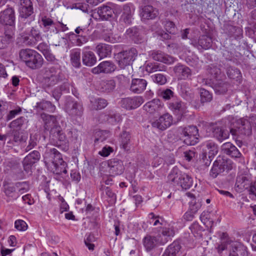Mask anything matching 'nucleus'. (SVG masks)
Returning <instances> with one entry per match:
<instances>
[{
  "label": "nucleus",
  "instance_id": "obj_41",
  "mask_svg": "<svg viewBox=\"0 0 256 256\" xmlns=\"http://www.w3.org/2000/svg\"><path fill=\"white\" fill-rule=\"evenodd\" d=\"M14 33L10 32H4V35L0 36V49H4L6 48L8 45L13 40Z\"/></svg>",
  "mask_w": 256,
  "mask_h": 256
},
{
  "label": "nucleus",
  "instance_id": "obj_4",
  "mask_svg": "<svg viewBox=\"0 0 256 256\" xmlns=\"http://www.w3.org/2000/svg\"><path fill=\"white\" fill-rule=\"evenodd\" d=\"M64 76L58 67L52 66L46 70L42 83L44 88H50L62 82Z\"/></svg>",
  "mask_w": 256,
  "mask_h": 256
},
{
  "label": "nucleus",
  "instance_id": "obj_45",
  "mask_svg": "<svg viewBox=\"0 0 256 256\" xmlns=\"http://www.w3.org/2000/svg\"><path fill=\"white\" fill-rule=\"evenodd\" d=\"M26 121V119L24 117L20 116L10 122L8 126L11 129L20 130Z\"/></svg>",
  "mask_w": 256,
  "mask_h": 256
},
{
  "label": "nucleus",
  "instance_id": "obj_7",
  "mask_svg": "<svg viewBox=\"0 0 256 256\" xmlns=\"http://www.w3.org/2000/svg\"><path fill=\"white\" fill-rule=\"evenodd\" d=\"M232 168L230 160L218 157L214 162L210 172V176L212 178H216L225 170L228 171Z\"/></svg>",
  "mask_w": 256,
  "mask_h": 256
},
{
  "label": "nucleus",
  "instance_id": "obj_11",
  "mask_svg": "<svg viewBox=\"0 0 256 256\" xmlns=\"http://www.w3.org/2000/svg\"><path fill=\"white\" fill-rule=\"evenodd\" d=\"M62 159L61 154L56 148H50L48 146V144H47L44 160L48 167L54 164H56V162H58Z\"/></svg>",
  "mask_w": 256,
  "mask_h": 256
},
{
  "label": "nucleus",
  "instance_id": "obj_63",
  "mask_svg": "<svg viewBox=\"0 0 256 256\" xmlns=\"http://www.w3.org/2000/svg\"><path fill=\"white\" fill-rule=\"evenodd\" d=\"M37 138L36 135H30L28 146L26 148V150L28 152L34 148L37 144Z\"/></svg>",
  "mask_w": 256,
  "mask_h": 256
},
{
  "label": "nucleus",
  "instance_id": "obj_2",
  "mask_svg": "<svg viewBox=\"0 0 256 256\" xmlns=\"http://www.w3.org/2000/svg\"><path fill=\"white\" fill-rule=\"evenodd\" d=\"M19 56L21 60L32 69L40 68L43 64L42 56L34 50L30 48L21 50Z\"/></svg>",
  "mask_w": 256,
  "mask_h": 256
},
{
  "label": "nucleus",
  "instance_id": "obj_10",
  "mask_svg": "<svg viewBox=\"0 0 256 256\" xmlns=\"http://www.w3.org/2000/svg\"><path fill=\"white\" fill-rule=\"evenodd\" d=\"M168 107L178 118H182L188 112L186 104L177 98L168 102Z\"/></svg>",
  "mask_w": 256,
  "mask_h": 256
},
{
  "label": "nucleus",
  "instance_id": "obj_25",
  "mask_svg": "<svg viewBox=\"0 0 256 256\" xmlns=\"http://www.w3.org/2000/svg\"><path fill=\"white\" fill-rule=\"evenodd\" d=\"M174 71L176 75L180 80H186L190 78L192 75L191 70L186 66L178 64L174 68Z\"/></svg>",
  "mask_w": 256,
  "mask_h": 256
},
{
  "label": "nucleus",
  "instance_id": "obj_6",
  "mask_svg": "<svg viewBox=\"0 0 256 256\" xmlns=\"http://www.w3.org/2000/svg\"><path fill=\"white\" fill-rule=\"evenodd\" d=\"M178 132L182 135L184 142L187 145H194L198 142V130L196 126H189L187 127H180Z\"/></svg>",
  "mask_w": 256,
  "mask_h": 256
},
{
  "label": "nucleus",
  "instance_id": "obj_60",
  "mask_svg": "<svg viewBox=\"0 0 256 256\" xmlns=\"http://www.w3.org/2000/svg\"><path fill=\"white\" fill-rule=\"evenodd\" d=\"M164 28L167 32L170 34H174L177 31V29L174 24L171 21H166L164 23Z\"/></svg>",
  "mask_w": 256,
  "mask_h": 256
},
{
  "label": "nucleus",
  "instance_id": "obj_47",
  "mask_svg": "<svg viewBox=\"0 0 256 256\" xmlns=\"http://www.w3.org/2000/svg\"><path fill=\"white\" fill-rule=\"evenodd\" d=\"M36 108L38 109L46 110L50 112H54L56 109L55 106L48 101H43L37 103Z\"/></svg>",
  "mask_w": 256,
  "mask_h": 256
},
{
  "label": "nucleus",
  "instance_id": "obj_14",
  "mask_svg": "<svg viewBox=\"0 0 256 256\" xmlns=\"http://www.w3.org/2000/svg\"><path fill=\"white\" fill-rule=\"evenodd\" d=\"M172 122V116L168 113H165L161 116L158 119L152 122V127L164 130L170 127Z\"/></svg>",
  "mask_w": 256,
  "mask_h": 256
},
{
  "label": "nucleus",
  "instance_id": "obj_32",
  "mask_svg": "<svg viewBox=\"0 0 256 256\" xmlns=\"http://www.w3.org/2000/svg\"><path fill=\"white\" fill-rule=\"evenodd\" d=\"M100 120L102 122H108L109 124H114L120 121V116L114 112H110L108 114H102L100 116Z\"/></svg>",
  "mask_w": 256,
  "mask_h": 256
},
{
  "label": "nucleus",
  "instance_id": "obj_64",
  "mask_svg": "<svg viewBox=\"0 0 256 256\" xmlns=\"http://www.w3.org/2000/svg\"><path fill=\"white\" fill-rule=\"evenodd\" d=\"M114 152L112 148L106 146H104L101 150L98 152V154L102 156L106 157L108 156L110 153Z\"/></svg>",
  "mask_w": 256,
  "mask_h": 256
},
{
  "label": "nucleus",
  "instance_id": "obj_49",
  "mask_svg": "<svg viewBox=\"0 0 256 256\" xmlns=\"http://www.w3.org/2000/svg\"><path fill=\"white\" fill-rule=\"evenodd\" d=\"M4 192L8 196L12 197L16 191L15 184H8L6 182H4L3 184Z\"/></svg>",
  "mask_w": 256,
  "mask_h": 256
},
{
  "label": "nucleus",
  "instance_id": "obj_22",
  "mask_svg": "<svg viewBox=\"0 0 256 256\" xmlns=\"http://www.w3.org/2000/svg\"><path fill=\"white\" fill-rule=\"evenodd\" d=\"M148 82L143 78H133L132 80L130 90L135 94L142 92L146 87Z\"/></svg>",
  "mask_w": 256,
  "mask_h": 256
},
{
  "label": "nucleus",
  "instance_id": "obj_9",
  "mask_svg": "<svg viewBox=\"0 0 256 256\" xmlns=\"http://www.w3.org/2000/svg\"><path fill=\"white\" fill-rule=\"evenodd\" d=\"M66 112L74 118H80L83 114L82 104L72 98H68L65 104Z\"/></svg>",
  "mask_w": 256,
  "mask_h": 256
},
{
  "label": "nucleus",
  "instance_id": "obj_31",
  "mask_svg": "<svg viewBox=\"0 0 256 256\" xmlns=\"http://www.w3.org/2000/svg\"><path fill=\"white\" fill-rule=\"evenodd\" d=\"M134 12V8L132 6L129 4L124 5L120 20L126 24H130L132 22Z\"/></svg>",
  "mask_w": 256,
  "mask_h": 256
},
{
  "label": "nucleus",
  "instance_id": "obj_53",
  "mask_svg": "<svg viewBox=\"0 0 256 256\" xmlns=\"http://www.w3.org/2000/svg\"><path fill=\"white\" fill-rule=\"evenodd\" d=\"M228 84L223 82H218L216 84L214 90L216 93L221 94H225L228 90Z\"/></svg>",
  "mask_w": 256,
  "mask_h": 256
},
{
  "label": "nucleus",
  "instance_id": "obj_46",
  "mask_svg": "<svg viewBox=\"0 0 256 256\" xmlns=\"http://www.w3.org/2000/svg\"><path fill=\"white\" fill-rule=\"evenodd\" d=\"M130 136L129 132L124 131L120 134V146L124 150H128V144L130 140Z\"/></svg>",
  "mask_w": 256,
  "mask_h": 256
},
{
  "label": "nucleus",
  "instance_id": "obj_33",
  "mask_svg": "<svg viewBox=\"0 0 256 256\" xmlns=\"http://www.w3.org/2000/svg\"><path fill=\"white\" fill-rule=\"evenodd\" d=\"M213 136L218 141L222 142L229 137V131L222 127L216 126L212 130Z\"/></svg>",
  "mask_w": 256,
  "mask_h": 256
},
{
  "label": "nucleus",
  "instance_id": "obj_26",
  "mask_svg": "<svg viewBox=\"0 0 256 256\" xmlns=\"http://www.w3.org/2000/svg\"><path fill=\"white\" fill-rule=\"evenodd\" d=\"M163 108V104L158 99L153 100L146 102L144 106V109L150 114L158 112Z\"/></svg>",
  "mask_w": 256,
  "mask_h": 256
},
{
  "label": "nucleus",
  "instance_id": "obj_13",
  "mask_svg": "<svg viewBox=\"0 0 256 256\" xmlns=\"http://www.w3.org/2000/svg\"><path fill=\"white\" fill-rule=\"evenodd\" d=\"M15 12L12 8H8L0 12V24L14 26L15 22Z\"/></svg>",
  "mask_w": 256,
  "mask_h": 256
},
{
  "label": "nucleus",
  "instance_id": "obj_42",
  "mask_svg": "<svg viewBox=\"0 0 256 256\" xmlns=\"http://www.w3.org/2000/svg\"><path fill=\"white\" fill-rule=\"evenodd\" d=\"M181 246L180 242L178 241H174L172 244H170L165 252H168L172 256H178L180 255V250Z\"/></svg>",
  "mask_w": 256,
  "mask_h": 256
},
{
  "label": "nucleus",
  "instance_id": "obj_18",
  "mask_svg": "<svg viewBox=\"0 0 256 256\" xmlns=\"http://www.w3.org/2000/svg\"><path fill=\"white\" fill-rule=\"evenodd\" d=\"M116 69V66L112 62L104 61L94 68L92 70V72L94 74H110L114 72Z\"/></svg>",
  "mask_w": 256,
  "mask_h": 256
},
{
  "label": "nucleus",
  "instance_id": "obj_5",
  "mask_svg": "<svg viewBox=\"0 0 256 256\" xmlns=\"http://www.w3.org/2000/svg\"><path fill=\"white\" fill-rule=\"evenodd\" d=\"M20 42L26 46H34L42 40L41 33L38 28L32 27L30 30L22 32L18 38Z\"/></svg>",
  "mask_w": 256,
  "mask_h": 256
},
{
  "label": "nucleus",
  "instance_id": "obj_38",
  "mask_svg": "<svg viewBox=\"0 0 256 256\" xmlns=\"http://www.w3.org/2000/svg\"><path fill=\"white\" fill-rule=\"evenodd\" d=\"M66 164L62 159L58 162H56V164H52V165L50 166V167L54 174H61L62 173H67V170L66 168Z\"/></svg>",
  "mask_w": 256,
  "mask_h": 256
},
{
  "label": "nucleus",
  "instance_id": "obj_43",
  "mask_svg": "<svg viewBox=\"0 0 256 256\" xmlns=\"http://www.w3.org/2000/svg\"><path fill=\"white\" fill-rule=\"evenodd\" d=\"M204 146L208 150V158H211L217 154L218 152V146L212 141L206 142L204 144Z\"/></svg>",
  "mask_w": 256,
  "mask_h": 256
},
{
  "label": "nucleus",
  "instance_id": "obj_17",
  "mask_svg": "<svg viewBox=\"0 0 256 256\" xmlns=\"http://www.w3.org/2000/svg\"><path fill=\"white\" fill-rule=\"evenodd\" d=\"M238 126L237 129L232 128L230 132L232 135H236L238 132L240 134L248 136L252 133V126L248 120L241 119L238 122Z\"/></svg>",
  "mask_w": 256,
  "mask_h": 256
},
{
  "label": "nucleus",
  "instance_id": "obj_34",
  "mask_svg": "<svg viewBox=\"0 0 256 256\" xmlns=\"http://www.w3.org/2000/svg\"><path fill=\"white\" fill-rule=\"evenodd\" d=\"M82 60L84 65L92 66L96 64V58L93 52L84 50L82 53Z\"/></svg>",
  "mask_w": 256,
  "mask_h": 256
},
{
  "label": "nucleus",
  "instance_id": "obj_15",
  "mask_svg": "<svg viewBox=\"0 0 256 256\" xmlns=\"http://www.w3.org/2000/svg\"><path fill=\"white\" fill-rule=\"evenodd\" d=\"M144 102L141 96L126 98L121 100V106L126 110L134 109L140 106Z\"/></svg>",
  "mask_w": 256,
  "mask_h": 256
},
{
  "label": "nucleus",
  "instance_id": "obj_39",
  "mask_svg": "<svg viewBox=\"0 0 256 256\" xmlns=\"http://www.w3.org/2000/svg\"><path fill=\"white\" fill-rule=\"evenodd\" d=\"M91 108L94 110H100L106 108L108 102L107 100L101 98H96L90 100Z\"/></svg>",
  "mask_w": 256,
  "mask_h": 256
},
{
  "label": "nucleus",
  "instance_id": "obj_58",
  "mask_svg": "<svg viewBox=\"0 0 256 256\" xmlns=\"http://www.w3.org/2000/svg\"><path fill=\"white\" fill-rule=\"evenodd\" d=\"M160 96L165 100H170L172 98V99L176 98L174 96V92L168 88L162 91L160 94Z\"/></svg>",
  "mask_w": 256,
  "mask_h": 256
},
{
  "label": "nucleus",
  "instance_id": "obj_57",
  "mask_svg": "<svg viewBox=\"0 0 256 256\" xmlns=\"http://www.w3.org/2000/svg\"><path fill=\"white\" fill-rule=\"evenodd\" d=\"M115 88V82L114 80L104 82L102 83V91L108 92L112 90Z\"/></svg>",
  "mask_w": 256,
  "mask_h": 256
},
{
  "label": "nucleus",
  "instance_id": "obj_12",
  "mask_svg": "<svg viewBox=\"0 0 256 256\" xmlns=\"http://www.w3.org/2000/svg\"><path fill=\"white\" fill-rule=\"evenodd\" d=\"M148 0H142L140 6V16L144 19H153L158 14V10L148 4Z\"/></svg>",
  "mask_w": 256,
  "mask_h": 256
},
{
  "label": "nucleus",
  "instance_id": "obj_37",
  "mask_svg": "<svg viewBox=\"0 0 256 256\" xmlns=\"http://www.w3.org/2000/svg\"><path fill=\"white\" fill-rule=\"evenodd\" d=\"M96 52L100 58H103L110 55L112 48L110 45L100 44L96 46Z\"/></svg>",
  "mask_w": 256,
  "mask_h": 256
},
{
  "label": "nucleus",
  "instance_id": "obj_62",
  "mask_svg": "<svg viewBox=\"0 0 256 256\" xmlns=\"http://www.w3.org/2000/svg\"><path fill=\"white\" fill-rule=\"evenodd\" d=\"M15 228L20 231H24L28 228L26 223L23 220H18L14 222Z\"/></svg>",
  "mask_w": 256,
  "mask_h": 256
},
{
  "label": "nucleus",
  "instance_id": "obj_27",
  "mask_svg": "<svg viewBox=\"0 0 256 256\" xmlns=\"http://www.w3.org/2000/svg\"><path fill=\"white\" fill-rule=\"evenodd\" d=\"M221 148L224 154L232 158H240L241 156L240 152L236 147L230 142L224 144L222 146Z\"/></svg>",
  "mask_w": 256,
  "mask_h": 256
},
{
  "label": "nucleus",
  "instance_id": "obj_56",
  "mask_svg": "<svg viewBox=\"0 0 256 256\" xmlns=\"http://www.w3.org/2000/svg\"><path fill=\"white\" fill-rule=\"evenodd\" d=\"M22 112V108L20 106H18L16 109L10 110L6 117V120L9 121L12 120L16 116L20 114Z\"/></svg>",
  "mask_w": 256,
  "mask_h": 256
},
{
  "label": "nucleus",
  "instance_id": "obj_54",
  "mask_svg": "<svg viewBox=\"0 0 256 256\" xmlns=\"http://www.w3.org/2000/svg\"><path fill=\"white\" fill-rule=\"evenodd\" d=\"M202 206V204L198 200L196 202L194 197L190 202V210L192 211L193 214H196L199 209Z\"/></svg>",
  "mask_w": 256,
  "mask_h": 256
},
{
  "label": "nucleus",
  "instance_id": "obj_23",
  "mask_svg": "<svg viewBox=\"0 0 256 256\" xmlns=\"http://www.w3.org/2000/svg\"><path fill=\"white\" fill-rule=\"evenodd\" d=\"M144 246L147 252H150L160 244V237L146 236L142 240Z\"/></svg>",
  "mask_w": 256,
  "mask_h": 256
},
{
  "label": "nucleus",
  "instance_id": "obj_61",
  "mask_svg": "<svg viewBox=\"0 0 256 256\" xmlns=\"http://www.w3.org/2000/svg\"><path fill=\"white\" fill-rule=\"evenodd\" d=\"M16 190L22 194L29 190V186L26 182H16L15 184Z\"/></svg>",
  "mask_w": 256,
  "mask_h": 256
},
{
  "label": "nucleus",
  "instance_id": "obj_36",
  "mask_svg": "<svg viewBox=\"0 0 256 256\" xmlns=\"http://www.w3.org/2000/svg\"><path fill=\"white\" fill-rule=\"evenodd\" d=\"M80 52V48H74L70 51V62L73 66L80 68L81 66Z\"/></svg>",
  "mask_w": 256,
  "mask_h": 256
},
{
  "label": "nucleus",
  "instance_id": "obj_19",
  "mask_svg": "<svg viewBox=\"0 0 256 256\" xmlns=\"http://www.w3.org/2000/svg\"><path fill=\"white\" fill-rule=\"evenodd\" d=\"M41 22L42 27L45 33H47L48 34H50V36H52V34H58L56 22H54L52 18L47 16H43L42 17Z\"/></svg>",
  "mask_w": 256,
  "mask_h": 256
},
{
  "label": "nucleus",
  "instance_id": "obj_30",
  "mask_svg": "<svg viewBox=\"0 0 256 256\" xmlns=\"http://www.w3.org/2000/svg\"><path fill=\"white\" fill-rule=\"evenodd\" d=\"M229 256H248L247 248L241 243L232 245Z\"/></svg>",
  "mask_w": 256,
  "mask_h": 256
},
{
  "label": "nucleus",
  "instance_id": "obj_50",
  "mask_svg": "<svg viewBox=\"0 0 256 256\" xmlns=\"http://www.w3.org/2000/svg\"><path fill=\"white\" fill-rule=\"evenodd\" d=\"M200 102L202 104L210 102L212 100V94L204 88H202L200 89Z\"/></svg>",
  "mask_w": 256,
  "mask_h": 256
},
{
  "label": "nucleus",
  "instance_id": "obj_55",
  "mask_svg": "<svg viewBox=\"0 0 256 256\" xmlns=\"http://www.w3.org/2000/svg\"><path fill=\"white\" fill-rule=\"evenodd\" d=\"M153 81L160 85H162L166 82V76L162 74H156L152 76Z\"/></svg>",
  "mask_w": 256,
  "mask_h": 256
},
{
  "label": "nucleus",
  "instance_id": "obj_24",
  "mask_svg": "<svg viewBox=\"0 0 256 256\" xmlns=\"http://www.w3.org/2000/svg\"><path fill=\"white\" fill-rule=\"evenodd\" d=\"M20 16L26 18L33 13V6L30 0H20L19 7Z\"/></svg>",
  "mask_w": 256,
  "mask_h": 256
},
{
  "label": "nucleus",
  "instance_id": "obj_51",
  "mask_svg": "<svg viewBox=\"0 0 256 256\" xmlns=\"http://www.w3.org/2000/svg\"><path fill=\"white\" fill-rule=\"evenodd\" d=\"M226 74L228 77L232 79L238 78L241 76L240 70L232 66H228L227 68Z\"/></svg>",
  "mask_w": 256,
  "mask_h": 256
},
{
  "label": "nucleus",
  "instance_id": "obj_21",
  "mask_svg": "<svg viewBox=\"0 0 256 256\" xmlns=\"http://www.w3.org/2000/svg\"><path fill=\"white\" fill-rule=\"evenodd\" d=\"M150 56L155 60L159 61L167 64L174 62L176 58L160 50H152L150 52Z\"/></svg>",
  "mask_w": 256,
  "mask_h": 256
},
{
  "label": "nucleus",
  "instance_id": "obj_1",
  "mask_svg": "<svg viewBox=\"0 0 256 256\" xmlns=\"http://www.w3.org/2000/svg\"><path fill=\"white\" fill-rule=\"evenodd\" d=\"M40 118L44 122V132L49 131L50 141L52 145L58 147L61 144L68 142L69 140L72 142L78 139L80 132L75 128L68 129V137L65 135L56 116L42 113Z\"/></svg>",
  "mask_w": 256,
  "mask_h": 256
},
{
  "label": "nucleus",
  "instance_id": "obj_40",
  "mask_svg": "<svg viewBox=\"0 0 256 256\" xmlns=\"http://www.w3.org/2000/svg\"><path fill=\"white\" fill-rule=\"evenodd\" d=\"M212 40L210 36L206 35H202L200 36L198 40V48L208 49L212 46Z\"/></svg>",
  "mask_w": 256,
  "mask_h": 256
},
{
  "label": "nucleus",
  "instance_id": "obj_16",
  "mask_svg": "<svg viewBox=\"0 0 256 256\" xmlns=\"http://www.w3.org/2000/svg\"><path fill=\"white\" fill-rule=\"evenodd\" d=\"M109 172L112 176L120 175L123 173L124 167L122 160L113 158L108 160Z\"/></svg>",
  "mask_w": 256,
  "mask_h": 256
},
{
  "label": "nucleus",
  "instance_id": "obj_35",
  "mask_svg": "<svg viewBox=\"0 0 256 256\" xmlns=\"http://www.w3.org/2000/svg\"><path fill=\"white\" fill-rule=\"evenodd\" d=\"M126 34L136 44L141 43L143 41V36L136 28H132L127 30Z\"/></svg>",
  "mask_w": 256,
  "mask_h": 256
},
{
  "label": "nucleus",
  "instance_id": "obj_48",
  "mask_svg": "<svg viewBox=\"0 0 256 256\" xmlns=\"http://www.w3.org/2000/svg\"><path fill=\"white\" fill-rule=\"evenodd\" d=\"M40 157V152L37 150H34L26 156L24 160H25L26 162H29L34 164L39 160Z\"/></svg>",
  "mask_w": 256,
  "mask_h": 256
},
{
  "label": "nucleus",
  "instance_id": "obj_59",
  "mask_svg": "<svg viewBox=\"0 0 256 256\" xmlns=\"http://www.w3.org/2000/svg\"><path fill=\"white\" fill-rule=\"evenodd\" d=\"M60 90L62 91L66 92H72L76 95V89L74 88L73 84L72 82H64L63 84L60 86Z\"/></svg>",
  "mask_w": 256,
  "mask_h": 256
},
{
  "label": "nucleus",
  "instance_id": "obj_44",
  "mask_svg": "<svg viewBox=\"0 0 256 256\" xmlns=\"http://www.w3.org/2000/svg\"><path fill=\"white\" fill-rule=\"evenodd\" d=\"M94 144L100 142H103L109 136V132L107 130H98L95 132L94 134Z\"/></svg>",
  "mask_w": 256,
  "mask_h": 256
},
{
  "label": "nucleus",
  "instance_id": "obj_3",
  "mask_svg": "<svg viewBox=\"0 0 256 256\" xmlns=\"http://www.w3.org/2000/svg\"><path fill=\"white\" fill-rule=\"evenodd\" d=\"M168 180L174 185L180 186L183 189L190 188L192 184V179L187 174L182 172L174 168L168 176Z\"/></svg>",
  "mask_w": 256,
  "mask_h": 256
},
{
  "label": "nucleus",
  "instance_id": "obj_28",
  "mask_svg": "<svg viewBox=\"0 0 256 256\" xmlns=\"http://www.w3.org/2000/svg\"><path fill=\"white\" fill-rule=\"evenodd\" d=\"M251 183L248 174H240L236 177L235 186L242 192L244 189H248Z\"/></svg>",
  "mask_w": 256,
  "mask_h": 256
},
{
  "label": "nucleus",
  "instance_id": "obj_29",
  "mask_svg": "<svg viewBox=\"0 0 256 256\" xmlns=\"http://www.w3.org/2000/svg\"><path fill=\"white\" fill-rule=\"evenodd\" d=\"M114 12L110 6L104 5L98 8L97 13L102 20H108L112 16Z\"/></svg>",
  "mask_w": 256,
  "mask_h": 256
},
{
  "label": "nucleus",
  "instance_id": "obj_20",
  "mask_svg": "<svg viewBox=\"0 0 256 256\" xmlns=\"http://www.w3.org/2000/svg\"><path fill=\"white\" fill-rule=\"evenodd\" d=\"M174 234L175 230L173 226H168L162 227L158 235L160 237V244H165Z\"/></svg>",
  "mask_w": 256,
  "mask_h": 256
},
{
  "label": "nucleus",
  "instance_id": "obj_52",
  "mask_svg": "<svg viewBox=\"0 0 256 256\" xmlns=\"http://www.w3.org/2000/svg\"><path fill=\"white\" fill-rule=\"evenodd\" d=\"M149 222L154 226H156L158 224H163V218L159 216L154 214L153 212H150L148 214Z\"/></svg>",
  "mask_w": 256,
  "mask_h": 256
},
{
  "label": "nucleus",
  "instance_id": "obj_8",
  "mask_svg": "<svg viewBox=\"0 0 256 256\" xmlns=\"http://www.w3.org/2000/svg\"><path fill=\"white\" fill-rule=\"evenodd\" d=\"M138 55V52L135 48H131L119 52L117 56L118 62L121 68L130 66L134 61Z\"/></svg>",
  "mask_w": 256,
  "mask_h": 256
}]
</instances>
